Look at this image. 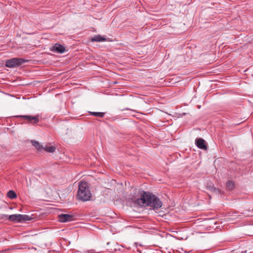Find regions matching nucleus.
<instances>
[{
    "instance_id": "obj_4",
    "label": "nucleus",
    "mask_w": 253,
    "mask_h": 253,
    "mask_svg": "<svg viewBox=\"0 0 253 253\" xmlns=\"http://www.w3.org/2000/svg\"><path fill=\"white\" fill-rule=\"evenodd\" d=\"M25 62H26V60L23 58H13L6 60L5 66L8 68H15L22 65Z\"/></svg>"
},
{
    "instance_id": "obj_9",
    "label": "nucleus",
    "mask_w": 253,
    "mask_h": 253,
    "mask_svg": "<svg viewBox=\"0 0 253 253\" xmlns=\"http://www.w3.org/2000/svg\"><path fill=\"white\" fill-rule=\"evenodd\" d=\"M106 41V38L103 36H101L100 35H97L94 36L91 39L92 42H104V41Z\"/></svg>"
},
{
    "instance_id": "obj_2",
    "label": "nucleus",
    "mask_w": 253,
    "mask_h": 253,
    "mask_svg": "<svg viewBox=\"0 0 253 253\" xmlns=\"http://www.w3.org/2000/svg\"><path fill=\"white\" fill-rule=\"evenodd\" d=\"M77 196L80 200L83 201H87L90 199L91 193L86 182H80Z\"/></svg>"
},
{
    "instance_id": "obj_3",
    "label": "nucleus",
    "mask_w": 253,
    "mask_h": 253,
    "mask_svg": "<svg viewBox=\"0 0 253 253\" xmlns=\"http://www.w3.org/2000/svg\"><path fill=\"white\" fill-rule=\"evenodd\" d=\"M4 218H8L10 221L14 222H22L26 221H30L32 219V217L26 214H15L10 215H4Z\"/></svg>"
},
{
    "instance_id": "obj_11",
    "label": "nucleus",
    "mask_w": 253,
    "mask_h": 253,
    "mask_svg": "<svg viewBox=\"0 0 253 253\" xmlns=\"http://www.w3.org/2000/svg\"><path fill=\"white\" fill-rule=\"evenodd\" d=\"M55 149L56 147L54 146H45L43 148V150L49 153L54 152Z\"/></svg>"
},
{
    "instance_id": "obj_10",
    "label": "nucleus",
    "mask_w": 253,
    "mask_h": 253,
    "mask_svg": "<svg viewBox=\"0 0 253 253\" xmlns=\"http://www.w3.org/2000/svg\"><path fill=\"white\" fill-rule=\"evenodd\" d=\"M32 143L33 145L35 146L38 151H41L42 149L43 150L44 147L41 145L38 142L32 141Z\"/></svg>"
},
{
    "instance_id": "obj_14",
    "label": "nucleus",
    "mask_w": 253,
    "mask_h": 253,
    "mask_svg": "<svg viewBox=\"0 0 253 253\" xmlns=\"http://www.w3.org/2000/svg\"><path fill=\"white\" fill-rule=\"evenodd\" d=\"M227 187L229 190H232L234 187V183L231 181H228L227 183Z\"/></svg>"
},
{
    "instance_id": "obj_13",
    "label": "nucleus",
    "mask_w": 253,
    "mask_h": 253,
    "mask_svg": "<svg viewBox=\"0 0 253 253\" xmlns=\"http://www.w3.org/2000/svg\"><path fill=\"white\" fill-rule=\"evenodd\" d=\"M7 196L10 199H14L16 197V193L12 190H10L7 192Z\"/></svg>"
},
{
    "instance_id": "obj_1",
    "label": "nucleus",
    "mask_w": 253,
    "mask_h": 253,
    "mask_svg": "<svg viewBox=\"0 0 253 253\" xmlns=\"http://www.w3.org/2000/svg\"><path fill=\"white\" fill-rule=\"evenodd\" d=\"M133 201L140 206L146 205L154 209H159L162 206V202L157 197L144 191H140L138 193V197L134 198Z\"/></svg>"
},
{
    "instance_id": "obj_6",
    "label": "nucleus",
    "mask_w": 253,
    "mask_h": 253,
    "mask_svg": "<svg viewBox=\"0 0 253 253\" xmlns=\"http://www.w3.org/2000/svg\"><path fill=\"white\" fill-rule=\"evenodd\" d=\"M73 215L69 214H61L58 215V220L61 222H66L73 220Z\"/></svg>"
},
{
    "instance_id": "obj_8",
    "label": "nucleus",
    "mask_w": 253,
    "mask_h": 253,
    "mask_svg": "<svg viewBox=\"0 0 253 253\" xmlns=\"http://www.w3.org/2000/svg\"><path fill=\"white\" fill-rule=\"evenodd\" d=\"M51 50L53 52L62 53L65 51V48L60 44H55L52 46Z\"/></svg>"
},
{
    "instance_id": "obj_7",
    "label": "nucleus",
    "mask_w": 253,
    "mask_h": 253,
    "mask_svg": "<svg viewBox=\"0 0 253 253\" xmlns=\"http://www.w3.org/2000/svg\"><path fill=\"white\" fill-rule=\"evenodd\" d=\"M197 146L200 149L203 150L207 149V146L206 141L202 138H198L196 141Z\"/></svg>"
},
{
    "instance_id": "obj_5",
    "label": "nucleus",
    "mask_w": 253,
    "mask_h": 253,
    "mask_svg": "<svg viewBox=\"0 0 253 253\" xmlns=\"http://www.w3.org/2000/svg\"><path fill=\"white\" fill-rule=\"evenodd\" d=\"M21 118L27 120L29 122L33 124H37L40 121L39 116H30V115H23L20 116Z\"/></svg>"
},
{
    "instance_id": "obj_12",
    "label": "nucleus",
    "mask_w": 253,
    "mask_h": 253,
    "mask_svg": "<svg viewBox=\"0 0 253 253\" xmlns=\"http://www.w3.org/2000/svg\"><path fill=\"white\" fill-rule=\"evenodd\" d=\"M90 114L93 116H96L100 118H103L104 116L105 113L103 112H89Z\"/></svg>"
}]
</instances>
